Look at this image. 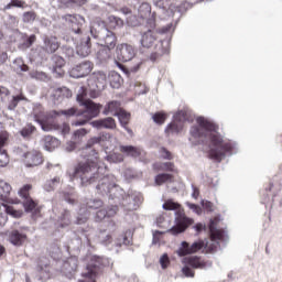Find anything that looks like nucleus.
I'll return each mask as SVG.
<instances>
[{
	"label": "nucleus",
	"mask_w": 282,
	"mask_h": 282,
	"mask_svg": "<svg viewBox=\"0 0 282 282\" xmlns=\"http://www.w3.org/2000/svg\"><path fill=\"white\" fill-rule=\"evenodd\" d=\"M116 57L120 63H129L135 58V47L128 43L118 44L116 47Z\"/></svg>",
	"instance_id": "39448f33"
},
{
	"label": "nucleus",
	"mask_w": 282,
	"mask_h": 282,
	"mask_svg": "<svg viewBox=\"0 0 282 282\" xmlns=\"http://www.w3.org/2000/svg\"><path fill=\"white\" fill-rule=\"evenodd\" d=\"M61 226L62 228H65V226H69V224L72 223L70 218H69V212L64 210V213L62 214L61 218Z\"/></svg>",
	"instance_id": "c03bdc74"
},
{
	"label": "nucleus",
	"mask_w": 282,
	"mask_h": 282,
	"mask_svg": "<svg viewBox=\"0 0 282 282\" xmlns=\"http://www.w3.org/2000/svg\"><path fill=\"white\" fill-rule=\"evenodd\" d=\"M36 21V13L33 11L23 13V22L24 23H34Z\"/></svg>",
	"instance_id": "79ce46f5"
},
{
	"label": "nucleus",
	"mask_w": 282,
	"mask_h": 282,
	"mask_svg": "<svg viewBox=\"0 0 282 282\" xmlns=\"http://www.w3.org/2000/svg\"><path fill=\"white\" fill-rule=\"evenodd\" d=\"M87 219H89V214L87 213V210H85V208H80L76 224H85L87 223Z\"/></svg>",
	"instance_id": "ea45409f"
},
{
	"label": "nucleus",
	"mask_w": 282,
	"mask_h": 282,
	"mask_svg": "<svg viewBox=\"0 0 282 282\" xmlns=\"http://www.w3.org/2000/svg\"><path fill=\"white\" fill-rule=\"evenodd\" d=\"M30 191H32V184H25L20 187L18 195L23 199V206L26 213H36V202L30 197Z\"/></svg>",
	"instance_id": "423d86ee"
},
{
	"label": "nucleus",
	"mask_w": 282,
	"mask_h": 282,
	"mask_svg": "<svg viewBox=\"0 0 282 282\" xmlns=\"http://www.w3.org/2000/svg\"><path fill=\"white\" fill-rule=\"evenodd\" d=\"M54 61H55V69H57V67H63L65 65V59H63L59 56H54Z\"/></svg>",
	"instance_id": "052dcab7"
},
{
	"label": "nucleus",
	"mask_w": 282,
	"mask_h": 282,
	"mask_svg": "<svg viewBox=\"0 0 282 282\" xmlns=\"http://www.w3.org/2000/svg\"><path fill=\"white\" fill-rule=\"evenodd\" d=\"M59 183H61V178H58V177L46 181V183L44 185V189L47 192L54 191V188H56V186H58Z\"/></svg>",
	"instance_id": "58836bf2"
},
{
	"label": "nucleus",
	"mask_w": 282,
	"mask_h": 282,
	"mask_svg": "<svg viewBox=\"0 0 282 282\" xmlns=\"http://www.w3.org/2000/svg\"><path fill=\"white\" fill-rule=\"evenodd\" d=\"M31 77L36 78L37 80H47V75L43 72L31 73Z\"/></svg>",
	"instance_id": "8fccbe9b"
},
{
	"label": "nucleus",
	"mask_w": 282,
	"mask_h": 282,
	"mask_svg": "<svg viewBox=\"0 0 282 282\" xmlns=\"http://www.w3.org/2000/svg\"><path fill=\"white\" fill-rule=\"evenodd\" d=\"M194 220L192 218L186 217L184 214H178L176 217V226L169 229V232L171 235H181V232H184L188 226H192Z\"/></svg>",
	"instance_id": "1a4fd4ad"
},
{
	"label": "nucleus",
	"mask_w": 282,
	"mask_h": 282,
	"mask_svg": "<svg viewBox=\"0 0 282 282\" xmlns=\"http://www.w3.org/2000/svg\"><path fill=\"white\" fill-rule=\"evenodd\" d=\"M120 12H122L124 17H127L126 19H127L128 25H132V26L138 25V20H135V17L133 14H131V11L129 8H122Z\"/></svg>",
	"instance_id": "2f4dec72"
},
{
	"label": "nucleus",
	"mask_w": 282,
	"mask_h": 282,
	"mask_svg": "<svg viewBox=\"0 0 282 282\" xmlns=\"http://www.w3.org/2000/svg\"><path fill=\"white\" fill-rule=\"evenodd\" d=\"M91 69H94V64L89 61H85L72 68L70 76L72 78H85V76L91 74Z\"/></svg>",
	"instance_id": "6e6552de"
},
{
	"label": "nucleus",
	"mask_w": 282,
	"mask_h": 282,
	"mask_svg": "<svg viewBox=\"0 0 282 282\" xmlns=\"http://www.w3.org/2000/svg\"><path fill=\"white\" fill-rule=\"evenodd\" d=\"M2 206H4L7 215H11V217H14L15 219L23 217L22 210H17L14 207L8 206L6 204H2Z\"/></svg>",
	"instance_id": "f704fd0d"
},
{
	"label": "nucleus",
	"mask_w": 282,
	"mask_h": 282,
	"mask_svg": "<svg viewBox=\"0 0 282 282\" xmlns=\"http://www.w3.org/2000/svg\"><path fill=\"white\" fill-rule=\"evenodd\" d=\"M160 235H162V231H153V240L152 243L156 245L160 243Z\"/></svg>",
	"instance_id": "e2e57ef3"
},
{
	"label": "nucleus",
	"mask_w": 282,
	"mask_h": 282,
	"mask_svg": "<svg viewBox=\"0 0 282 282\" xmlns=\"http://www.w3.org/2000/svg\"><path fill=\"white\" fill-rule=\"evenodd\" d=\"M186 121V112L184 111H178L175 116H174V120L173 122H171L165 131L167 133H180L182 131V129H184V122Z\"/></svg>",
	"instance_id": "9d476101"
},
{
	"label": "nucleus",
	"mask_w": 282,
	"mask_h": 282,
	"mask_svg": "<svg viewBox=\"0 0 282 282\" xmlns=\"http://www.w3.org/2000/svg\"><path fill=\"white\" fill-rule=\"evenodd\" d=\"M12 191V186L0 178V200L6 202L8 197L10 196V192Z\"/></svg>",
	"instance_id": "393cba45"
},
{
	"label": "nucleus",
	"mask_w": 282,
	"mask_h": 282,
	"mask_svg": "<svg viewBox=\"0 0 282 282\" xmlns=\"http://www.w3.org/2000/svg\"><path fill=\"white\" fill-rule=\"evenodd\" d=\"M106 213L107 217H115V215H117L118 213V206L108 207V209H106Z\"/></svg>",
	"instance_id": "6e6d98bb"
},
{
	"label": "nucleus",
	"mask_w": 282,
	"mask_h": 282,
	"mask_svg": "<svg viewBox=\"0 0 282 282\" xmlns=\"http://www.w3.org/2000/svg\"><path fill=\"white\" fill-rule=\"evenodd\" d=\"M8 224V214H0V227L6 226Z\"/></svg>",
	"instance_id": "338daca9"
},
{
	"label": "nucleus",
	"mask_w": 282,
	"mask_h": 282,
	"mask_svg": "<svg viewBox=\"0 0 282 282\" xmlns=\"http://www.w3.org/2000/svg\"><path fill=\"white\" fill-rule=\"evenodd\" d=\"M62 133H63V135H67V133H69V124L64 123L62 126Z\"/></svg>",
	"instance_id": "774afa93"
},
{
	"label": "nucleus",
	"mask_w": 282,
	"mask_h": 282,
	"mask_svg": "<svg viewBox=\"0 0 282 282\" xmlns=\"http://www.w3.org/2000/svg\"><path fill=\"white\" fill-rule=\"evenodd\" d=\"M64 21L70 23V28L75 34H80V26L85 24V18L82 15L67 14L63 17Z\"/></svg>",
	"instance_id": "4468645a"
},
{
	"label": "nucleus",
	"mask_w": 282,
	"mask_h": 282,
	"mask_svg": "<svg viewBox=\"0 0 282 282\" xmlns=\"http://www.w3.org/2000/svg\"><path fill=\"white\" fill-rule=\"evenodd\" d=\"M61 95L66 96V98H72V91H69V89H67L66 87L57 88L55 90V96H57V98H61Z\"/></svg>",
	"instance_id": "49530a36"
},
{
	"label": "nucleus",
	"mask_w": 282,
	"mask_h": 282,
	"mask_svg": "<svg viewBox=\"0 0 282 282\" xmlns=\"http://www.w3.org/2000/svg\"><path fill=\"white\" fill-rule=\"evenodd\" d=\"M217 219H212L209 223V232L210 239L213 243L209 241L198 240L192 245L186 241L181 243V247L176 251L178 257H186L187 254H195V252H199L203 248L209 250V252H215L217 250V246H219V241H221L225 237L224 231L217 229Z\"/></svg>",
	"instance_id": "7ed1b4c3"
},
{
	"label": "nucleus",
	"mask_w": 282,
	"mask_h": 282,
	"mask_svg": "<svg viewBox=\"0 0 282 282\" xmlns=\"http://www.w3.org/2000/svg\"><path fill=\"white\" fill-rule=\"evenodd\" d=\"M183 263L199 270H206V268H212L213 265V262H204L197 257H186L183 259Z\"/></svg>",
	"instance_id": "f3484780"
},
{
	"label": "nucleus",
	"mask_w": 282,
	"mask_h": 282,
	"mask_svg": "<svg viewBox=\"0 0 282 282\" xmlns=\"http://www.w3.org/2000/svg\"><path fill=\"white\" fill-rule=\"evenodd\" d=\"M34 126H30L29 128H24L22 131H21V135H23V138H28L31 133H34Z\"/></svg>",
	"instance_id": "5fc2aeb1"
},
{
	"label": "nucleus",
	"mask_w": 282,
	"mask_h": 282,
	"mask_svg": "<svg viewBox=\"0 0 282 282\" xmlns=\"http://www.w3.org/2000/svg\"><path fill=\"white\" fill-rule=\"evenodd\" d=\"M152 119L155 124H164V122H166V113L156 112L152 116Z\"/></svg>",
	"instance_id": "a19ab883"
},
{
	"label": "nucleus",
	"mask_w": 282,
	"mask_h": 282,
	"mask_svg": "<svg viewBox=\"0 0 282 282\" xmlns=\"http://www.w3.org/2000/svg\"><path fill=\"white\" fill-rule=\"evenodd\" d=\"M21 100H23V96H13L11 102L8 106V109H10V111H14V109H17V105H19Z\"/></svg>",
	"instance_id": "a18cd8bd"
},
{
	"label": "nucleus",
	"mask_w": 282,
	"mask_h": 282,
	"mask_svg": "<svg viewBox=\"0 0 282 282\" xmlns=\"http://www.w3.org/2000/svg\"><path fill=\"white\" fill-rule=\"evenodd\" d=\"M35 121L39 122L43 131L47 132L56 129V126L52 124V122H50L47 119H41L37 116H35Z\"/></svg>",
	"instance_id": "c756f323"
},
{
	"label": "nucleus",
	"mask_w": 282,
	"mask_h": 282,
	"mask_svg": "<svg viewBox=\"0 0 282 282\" xmlns=\"http://www.w3.org/2000/svg\"><path fill=\"white\" fill-rule=\"evenodd\" d=\"M23 8V1L21 0H12L11 3L6 6V10H10V8Z\"/></svg>",
	"instance_id": "3c124183"
},
{
	"label": "nucleus",
	"mask_w": 282,
	"mask_h": 282,
	"mask_svg": "<svg viewBox=\"0 0 282 282\" xmlns=\"http://www.w3.org/2000/svg\"><path fill=\"white\" fill-rule=\"evenodd\" d=\"M28 239L25 234L19 232V230L11 231L9 240L13 246H23V242Z\"/></svg>",
	"instance_id": "4be33fe9"
},
{
	"label": "nucleus",
	"mask_w": 282,
	"mask_h": 282,
	"mask_svg": "<svg viewBox=\"0 0 282 282\" xmlns=\"http://www.w3.org/2000/svg\"><path fill=\"white\" fill-rule=\"evenodd\" d=\"M61 8L62 6H85L87 0H53V4Z\"/></svg>",
	"instance_id": "bb28decb"
},
{
	"label": "nucleus",
	"mask_w": 282,
	"mask_h": 282,
	"mask_svg": "<svg viewBox=\"0 0 282 282\" xmlns=\"http://www.w3.org/2000/svg\"><path fill=\"white\" fill-rule=\"evenodd\" d=\"M99 142H100V138L94 137L90 140H88L87 148L91 149V147H94V144H99Z\"/></svg>",
	"instance_id": "680f3d73"
},
{
	"label": "nucleus",
	"mask_w": 282,
	"mask_h": 282,
	"mask_svg": "<svg viewBox=\"0 0 282 282\" xmlns=\"http://www.w3.org/2000/svg\"><path fill=\"white\" fill-rule=\"evenodd\" d=\"M173 176L171 174H159L155 177V184L156 186H162V184H166V182H172Z\"/></svg>",
	"instance_id": "c9c22d12"
},
{
	"label": "nucleus",
	"mask_w": 282,
	"mask_h": 282,
	"mask_svg": "<svg viewBox=\"0 0 282 282\" xmlns=\"http://www.w3.org/2000/svg\"><path fill=\"white\" fill-rule=\"evenodd\" d=\"M43 142L45 151L52 152L55 149H58V147H61V140L52 135L44 137Z\"/></svg>",
	"instance_id": "412c9836"
},
{
	"label": "nucleus",
	"mask_w": 282,
	"mask_h": 282,
	"mask_svg": "<svg viewBox=\"0 0 282 282\" xmlns=\"http://www.w3.org/2000/svg\"><path fill=\"white\" fill-rule=\"evenodd\" d=\"M116 116L119 118L121 126L127 127V124H129V120L131 119V115L129 112L121 109Z\"/></svg>",
	"instance_id": "473e14b6"
},
{
	"label": "nucleus",
	"mask_w": 282,
	"mask_h": 282,
	"mask_svg": "<svg viewBox=\"0 0 282 282\" xmlns=\"http://www.w3.org/2000/svg\"><path fill=\"white\" fill-rule=\"evenodd\" d=\"M87 133H89V131H87L85 128H82L73 133L72 140L77 144H80L83 142V138H85Z\"/></svg>",
	"instance_id": "72a5a7b5"
},
{
	"label": "nucleus",
	"mask_w": 282,
	"mask_h": 282,
	"mask_svg": "<svg viewBox=\"0 0 282 282\" xmlns=\"http://www.w3.org/2000/svg\"><path fill=\"white\" fill-rule=\"evenodd\" d=\"M76 144H78L77 142H75L74 140H72V141H68L67 143H66V151L68 152V153H72V151H74L75 149H76Z\"/></svg>",
	"instance_id": "13d9d810"
},
{
	"label": "nucleus",
	"mask_w": 282,
	"mask_h": 282,
	"mask_svg": "<svg viewBox=\"0 0 282 282\" xmlns=\"http://www.w3.org/2000/svg\"><path fill=\"white\" fill-rule=\"evenodd\" d=\"M98 58H100V61H107V58H109V51L107 50L99 51Z\"/></svg>",
	"instance_id": "bf43d9fd"
},
{
	"label": "nucleus",
	"mask_w": 282,
	"mask_h": 282,
	"mask_svg": "<svg viewBox=\"0 0 282 282\" xmlns=\"http://www.w3.org/2000/svg\"><path fill=\"white\" fill-rule=\"evenodd\" d=\"M158 56H162V54H169L170 43L169 41H161L155 45Z\"/></svg>",
	"instance_id": "7c9ffc66"
},
{
	"label": "nucleus",
	"mask_w": 282,
	"mask_h": 282,
	"mask_svg": "<svg viewBox=\"0 0 282 282\" xmlns=\"http://www.w3.org/2000/svg\"><path fill=\"white\" fill-rule=\"evenodd\" d=\"M24 164L29 169H32L34 166H41V164H43V154H41V152L36 150L26 152L24 154Z\"/></svg>",
	"instance_id": "f8f14e48"
},
{
	"label": "nucleus",
	"mask_w": 282,
	"mask_h": 282,
	"mask_svg": "<svg viewBox=\"0 0 282 282\" xmlns=\"http://www.w3.org/2000/svg\"><path fill=\"white\" fill-rule=\"evenodd\" d=\"M106 160L108 162H113L115 164H118V162H122L124 160V156L120 153H113L106 156Z\"/></svg>",
	"instance_id": "37998d69"
},
{
	"label": "nucleus",
	"mask_w": 282,
	"mask_h": 282,
	"mask_svg": "<svg viewBox=\"0 0 282 282\" xmlns=\"http://www.w3.org/2000/svg\"><path fill=\"white\" fill-rule=\"evenodd\" d=\"M196 122L198 126L192 127L189 130L191 140H196L197 144L204 142V140H209V158L212 160L221 162L226 158V153H230V155L237 153V144L232 141L224 140L221 134L217 132V126L204 119V117H198Z\"/></svg>",
	"instance_id": "f03ea898"
},
{
	"label": "nucleus",
	"mask_w": 282,
	"mask_h": 282,
	"mask_svg": "<svg viewBox=\"0 0 282 282\" xmlns=\"http://www.w3.org/2000/svg\"><path fill=\"white\" fill-rule=\"evenodd\" d=\"M119 151L121 153H127L131 158H140V155H142V149L135 148L133 145H121Z\"/></svg>",
	"instance_id": "5701e85b"
},
{
	"label": "nucleus",
	"mask_w": 282,
	"mask_h": 282,
	"mask_svg": "<svg viewBox=\"0 0 282 282\" xmlns=\"http://www.w3.org/2000/svg\"><path fill=\"white\" fill-rule=\"evenodd\" d=\"M70 177H79L83 186L96 184L99 195H109L112 199L118 193V180L113 174H107V165L98 159V152L93 150L86 163L79 164L70 173Z\"/></svg>",
	"instance_id": "f257e3e1"
},
{
	"label": "nucleus",
	"mask_w": 282,
	"mask_h": 282,
	"mask_svg": "<svg viewBox=\"0 0 282 282\" xmlns=\"http://www.w3.org/2000/svg\"><path fill=\"white\" fill-rule=\"evenodd\" d=\"M85 96H87V90L85 88H79L77 94V102L82 107H85V110L80 113L84 116L85 119L77 120L73 122V127H85L86 122H89V120L94 118H98L100 115V109H102V106L100 104H96L89 99H85Z\"/></svg>",
	"instance_id": "20e7f679"
},
{
	"label": "nucleus",
	"mask_w": 282,
	"mask_h": 282,
	"mask_svg": "<svg viewBox=\"0 0 282 282\" xmlns=\"http://www.w3.org/2000/svg\"><path fill=\"white\" fill-rule=\"evenodd\" d=\"M90 124L94 129H116V120L111 117L91 121Z\"/></svg>",
	"instance_id": "6ab92c4d"
},
{
	"label": "nucleus",
	"mask_w": 282,
	"mask_h": 282,
	"mask_svg": "<svg viewBox=\"0 0 282 282\" xmlns=\"http://www.w3.org/2000/svg\"><path fill=\"white\" fill-rule=\"evenodd\" d=\"M183 274H184L185 276H191V278L195 276V273H194L193 270H191V268H188V267H184V268H183Z\"/></svg>",
	"instance_id": "0e129e2a"
},
{
	"label": "nucleus",
	"mask_w": 282,
	"mask_h": 282,
	"mask_svg": "<svg viewBox=\"0 0 282 282\" xmlns=\"http://www.w3.org/2000/svg\"><path fill=\"white\" fill-rule=\"evenodd\" d=\"M10 138V134L8 131H1L0 132V166L4 167L7 164H10V159L8 158V153H6V150L3 149L4 144H8V139Z\"/></svg>",
	"instance_id": "ddd939ff"
},
{
	"label": "nucleus",
	"mask_w": 282,
	"mask_h": 282,
	"mask_svg": "<svg viewBox=\"0 0 282 282\" xmlns=\"http://www.w3.org/2000/svg\"><path fill=\"white\" fill-rule=\"evenodd\" d=\"M160 263L163 270H166V268H169V263H171V260H169V254L164 253L161 258H160Z\"/></svg>",
	"instance_id": "09e8293b"
},
{
	"label": "nucleus",
	"mask_w": 282,
	"mask_h": 282,
	"mask_svg": "<svg viewBox=\"0 0 282 282\" xmlns=\"http://www.w3.org/2000/svg\"><path fill=\"white\" fill-rule=\"evenodd\" d=\"M140 196L128 195L122 200V206L127 208V210H135L140 206Z\"/></svg>",
	"instance_id": "aec40b11"
},
{
	"label": "nucleus",
	"mask_w": 282,
	"mask_h": 282,
	"mask_svg": "<svg viewBox=\"0 0 282 282\" xmlns=\"http://www.w3.org/2000/svg\"><path fill=\"white\" fill-rule=\"evenodd\" d=\"M171 0H153V6L159 10H162L165 17H174L175 12H180L177 6L174 2L169 3Z\"/></svg>",
	"instance_id": "9b49d317"
},
{
	"label": "nucleus",
	"mask_w": 282,
	"mask_h": 282,
	"mask_svg": "<svg viewBox=\"0 0 282 282\" xmlns=\"http://www.w3.org/2000/svg\"><path fill=\"white\" fill-rule=\"evenodd\" d=\"M105 217H107V209H100L97 212V214H96L97 221H102V219H105Z\"/></svg>",
	"instance_id": "4d7b16f0"
},
{
	"label": "nucleus",
	"mask_w": 282,
	"mask_h": 282,
	"mask_svg": "<svg viewBox=\"0 0 282 282\" xmlns=\"http://www.w3.org/2000/svg\"><path fill=\"white\" fill-rule=\"evenodd\" d=\"M90 41L91 39H89V36H85L79 43H77L76 53L78 56L85 58L88 54H91V45L89 44Z\"/></svg>",
	"instance_id": "dca6fc26"
},
{
	"label": "nucleus",
	"mask_w": 282,
	"mask_h": 282,
	"mask_svg": "<svg viewBox=\"0 0 282 282\" xmlns=\"http://www.w3.org/2000/svg\"><path fill=\"white\" fill-rule=\"evenodd\" d=\"M44 47L48 54H54L58 50V41L54 36L45 37Z\"/></svg>",
	"instance_id": "b1692460"
},
{
	"label": "nucleus",
	"mask_w": 282,
	"mask_h": 282,
	"mask_svg": "<svg viewBox=\"0 0 282 282\" xmlns=\"http://www.w3.org/2000/svg\"><path fill=\"white\" fill-rule=\"evenodd\" d=\"M96 87L97 89H104L107 85V75L102 72L95 74Z\"/></svg>",
	"instance_id": "c85d7f7f"
},
{
	"label": "nucleus",
	"mask_w": 282,
	"mask_h": 282,
	"mask_svg": "<svg viewBox=\"0 0 282 282\" xmlns=\"http://www.w3.org/2000/svg\"><path fill=\"white\" fill-rule=\"evenodd\" d=\"M163 210H180V203L173 202V199H167L162 205Z\"/></svg>",
	"instance_id": "e433bc0d"
},
{
	"label": "nucleus",
	"mask_w": 282,
	"mask_h": 282,
	"mask_svg": "<svg viewBox=\"0 0 282 282\" xmlns=\"http://www.w3.org/2000/svg\"><path fill=\"white\" fill-rule=\"evenodd\" d=\"M110 28H122V25H124V21H122V19L117 18L115 15H110L108 18Z\"/></svg>",
	"instance_id": "4c0bfd02"
},
{
	"label": "nucleus",
	"mask_w": 282,
	"mask_h": 282,
	"mask_svg": "<svg viewBox=\"0 0 282 282\" xmlns=\"http://www.w3.org/2000/svg\"><path fill=\"white\" fill-rule=\"evenodd\" d=\"M138 12L141 19H149V17H151V4L148 2L141 3Z\"/></svg>",
	"instance_id": "cd10ccee"
},
{
	"label": "nucleus",
	"mask_w": 282,
	"mask_h": 282,
	"mask_svg": "<svg viewBox=\"0 0 282 282\" xmlns=\"http://www.w3.org/2000/svg\"><path fill=\"white\" fill-rule=\"evenodd\" d=\"M88 208L97 209L102 207V200L100 199H93L87 203Z\"/></svg>",
	"instance_id": "de8ad7c7"
},
{
	"label": "nucleus",
	"mask_w": 282,
	"mask_h": 282,
	"mask_svg": "<svg viewBox=\"0 0 282 282\" xmlns=\"http://www.w3.org/2000/svg\"><path fill=\"white\" fill-rule=\"evenodd\" d=\"M158 41V33L154 31L148 30L145 33L141 36V45L142 47H153L155 42Z\"/></svg>",
	"instance_id": "a211bd4d"
},
{
	"label": "nucleus",
	"mask_w": 282,
	"mask_h": 282,
	"mask_svg": "<svg viewBox=\"0 0 282 282\" xmlns=\"http://www.w3.org/2000/svg\"><path fill=\"white\" fill-rule=\"evenodd\" d=\"M159 171H173V163L165 162L159 165Z\"/></svg>",
	"instance_id": "603ef678"
},
{
	"label": "nucleus",
	"mask_w": 282,
	"mask_h": 282,
	"mask_svg": "<svg viewBox=\"0 0 282 282\" xmlns=\"http://www.w3.org/2000/svg\"><path fill=\"white\" fill-rule=\"evenodd\" d=\"M78 270V258L70 257L63 263L62 272L66 274L68 278L74 275V272Z\"/></svg>",
	"instance_id": "2eb2a0df"
},
{
	"label": "nucleus",
	"mask_w": 282,
	"mask_h": 282,
	"mask_svg": "<svg viewBox=\"0 0 282 282\" xmlns=\"http://www.w3.org/2000/svg\"><path fill=\"white\" fill-rule=\"evenodd\" d=\"M10 95V90H8V88L6 87H1L0 88V100H3V98H6V96Z\"/></svg>",
	"instance_id": "69168bd1"
},
{
	"label": "nucleus",
	"mask_w": 282,
	"mask_h": 282,
	"mask_svg": "<svg viewBox=\"0 0 282 282\" xmlns=\"http://www.w3.org/2000/svg\"><path fill=\"white\" fill-rule=\"evenodd\" d=\"M97 36L99 39V45H101V47H107V50H113V47H116V35L107 28H101Z\"/></svg>",
	"instance_id": "0eeeda50"
},
{
	"label": "nucleus",
	"mask_w": 282,
	"mask_h": 282,
	"mask_svg": "<svg viewBox=\"0 0 282 282\" xmlns=\"http://www.w3.org/2000/svg\"><path fill=\"white\" fill-rule=\"evenodd\" d=\"M120 110H122V108H120V102L111 101L108 104L107 108H105L104 116H109V113L112 116H118Z\"/></svg>",
	"instance_id": "a878e982"
},
{
	"label": "nucleus",
	"mask_w": 282,
	"mask_h": 282,
	"mask_svg": "<svg viewBox=\"0 0 282 282\" xmlns=\"http://www.w3.org/2000/svg\"><path fill=\"white\" fill-rule=\"evenodd\" d=\"M186 206H188V208L191 210H193V213H195L196 215H202V208L193 203H186Z\"/></svg>",
	"instance_id": "864d4df0"
}]
</instances>
